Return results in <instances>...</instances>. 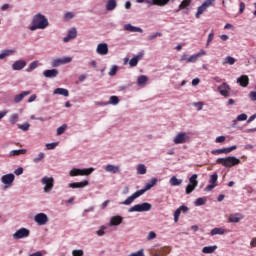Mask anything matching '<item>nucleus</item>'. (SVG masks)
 I'll return each instance as SVG.
<instances>
[{
    "label": "nucleus",
    "mask_w": 256,
    "mask_h": 256,
    "mask_svg": "<svg viewBox=\"0 0 256 256\" xmlns=\"http://www.w3.org/2000/svg\"><path fill=\"white\" fill-rule=\"evenodd\" d=\"M27 67V62L25 60H17L12 64L13 71H21Z\"/></svg>",
    "instance_id": "obj_14"
},
{
    "label": "nucleus",
    "mask_w": 256,
    "mask_h": 256,
    "mask_svg": "<svg viewBox=\"0 0 256 256\" xmlns=\"http://www.w3.org/2000/svg\"><path fill=\"white\" fill-rule=\"evenodd\" d=\"M197 59H199V55L195 54L190 56L187 60L186 63H195V61H197Z\"/></svg>",
    "instance_id": "obj_47"
},
{
    "label": "nucleus",
    "mask_w": 256,
    "mask_h": 256,
    "mask_svg": "<svg viewBox=\"0 0 256 256\" xmlns=\"http://www.w3.org/2000/svg\"><path fill=\"white\" fill-rule=\"evenodd\" d=\"M137 3H148V5L161 6V0H137Z\"/></svg>",
    "instance_id": "obj_35"
},
{
    "label": "nucleus",
    "mask_w": 256,
    "mask_h": 256,
    "mask_svg": "<svg viewBox=\"0 0 256 256\" xmlns=\"http://www.w3.org/2000/svg\"><path fill=\"white\" fill-rule=\"evenodd\" d=\"M243 11H245V3H244V2H241V3H240L239 13H243Z\"/></svg>",
    "instance_id": "obj_63"
},
{
    "label": "nucleus",
    "mask_w": 256,
    "mask_h": 256,
    "mask_svg": "<svg viewBox=\"0 0 256 256\" xmlns=\"http://www.w3.org/2000/svg\"><path fill=\"white\" fill-rule=\"evenodd\" d=\"M39 67V61H34L32 63H30V65L28 66V68L26 69V71L28 73H31V71H35V68Z\"/></svg>",
    "instance_id": "obj_38"
},
{
    "label": "nucleus",
    "mask_w": 256,
    "mask_h": 256,
    "mask_svg": "<svg viewBox=\"0 0 256 256\" xmlns=\"http://www.w3.org/2000/svg\"><path fill=\"white\" fill-rule=\"evenodd\" d=\"M119 104V97L111 96L108 102V105H118Z\"/></svg>",
    "instance_id": "obj_40"
},
{
    "label": "nucleus",
    "mask_w": 256,
    "mask_h": 256,
    "mask_svg": "<svg viewBox=\"0 0 256 256\" xmlns=\"http://www.w3.org/2000/svg\"><path fill=\"white\" fill-rule=\"evenodd\" d=\"M117 7V0H108L106 3V11H113Z\"/></svg>",
    "instance_id": "obj_32"
},
{
    "label": "nucleus",
    "mask_w": 256,
    "mask_h": 256,
    "mask_svg": "<svg viewBox=\"0 0 256 256\" xmlns=\"http://www.w3.org/2000/svg\"><path fill=\"white\" fill-rule=\"evenodd\" d=\"M249 97H250L251 101H256V92H253V91L250 92Z\"/></svg>",
    "instance_id": "obj_62"
},
{
    "label": "nucleus",
    "mask_w": 256,
    "mask_h": 256,
    "mask_svg": "<svg viewBox=\"0 0 256 256\" xmlns=\"http://www.w3.org/2000/svg\"><path fill=\"white\" fill-rule=\"evenodd\" d=\"M30 127H31V124H29V122L18 125V129H21V131H29Z\"/></svg>",
    "instance_id": "obj_41"
},
{
    "label": "nucleus",
    "mask_w": 256,
    "mask_h": 256,
    "mask_svg": "<svg viewBox=\"0 0 256 256\" xmlns=\"http://www.w3.org/2000/svg\"><path fill=\"white\" fill-rule=\"evenodd\" d=\"M205 203H207V199L206 198H197L194 202V205L196 207H201V205H205Z\"/></svg>",
    "instance_id": "obj_39"
},
{
    "label": "nucleus",
    "mask_w": 256,
    "mask_h": 256,
    "mask_svg": "<svg viewBox=\"0 0 256 256\" xmlns=\"http://www.w3.org/2000/svg\"><path fill=\"white\" fill-rule=\"evenodd\" d=\"M147 81H149V78L145 75H141L137 78V85L139 87H145V85H147Z\"/></svg>",
    "instance_id": "obj_30"
},
{
    "label": "nucleus",
    "mask_w": 256,
    "mask_h": 256,
    "mask_svg": "<svg viewBox=\"0 0 256 256\" xmlns=\"http://www.w3.org/2000/svg\"><path fill=\"white\" fill-rule=\"evenodd\" d=\"M225 233H227L226 229L214 228L211 230L210 235L213 237L214 235H225Z\"/></svg>",
    "instance_id": "obj_33"
},
{
    "label": "nucleus",
    "mask_w": 256,
    "mask_h": 256,
    "mask_svg": "<svg viewBox=\"0 0 256 256\" xmlns=\"http://www.w3.org/2000/svg\"><path fill=\"white\" fill-rule=\"evenodd\" d=\"M143 195V191H136L133 193L130 197H128L124 202L121 203V205H131L135 199L141 197Z\"/></svg>",
    "instance_id": "obj_12"
},
{
    "label": "nucleus",
    "mask_w": 256,
    "mask_h": 256,
    "mask_svg": "<svg viewBox=\"0 0 256 256\" xmlns=\"http://www.w3.org/2000/svg\"><path fill=\"white\" fill-rule=\"evenodd\" d=\"M17 121H19V114H12L10 116L11 125H15V123H17Z\"/></svg>",
    "instance_id": "obj_45"
},
{
    "label": "nucleus",
    "mask_w": 256,
    "mask_h": 256,
    "mask_svg": "<svg viewBox=\"0 0 256 256\" xmlns=\"http://www.w3.org/2000/svg\"><path fill=\"white\" fill-rule=\"evenodd\" d=\"M53 93L54 95H63V97H69V90L65 88H56Z\"/></svg>",
    "instance_id": "obj_31"
},
{
    "label": "nucleus",
    "mask_w": 256,
    "mask_h": 256,
    "mask_svg": "<svg viewBox=\"0 0 256 256\" xmlns=\"http://www.w3.org/2000/svg\"><path fill=\"white\" fill-rule=\"evenodd\" d=\"M25 153H27L26 149L12 150V151H10V157L25 155Z\"/></svg>",
    "instance_id": "obj_37"
},
{
    "label": "nucleus",
    "mask_w": 256,
    "mask_h": 256,
    "mask_svg": "<svg viewBox=\"0 0 256 256\" xmlns=\"http://www.w3.org/2000/svg\"><path fill=\"white\" fill-rule=\"evenodd\" d=\"M45 159V153L40 152L36 158H34V163H41Z\"/></svg>",
    "instance_id": "obj_43"
},
{
    "label": "nucleus",
    "mask_w": 256,
    "mask_h": 256,
    "mask_svg": "<svg viewBox=\"0 0 256 256\" xmlns=\"http://www.w3.org/2000/svg\"><path fill=\"white\" fill-rule=\"evenodd\" d=\"M141 59H143V53H140L136 56H134L130 61H129V65L130 67H137L139 61H141Z\"/></svg>",
    "instance_id": "obj_25"
},
{
    "label": "nucleus",
    "mask_w": 256,
    "mask_h": 256,
    "mask_svg": "<svg viewBox=\"0 0 256 256\" xmlns=\"http://www.w3.org/2000/svg\"><path fill=\"white\" fill-rule=\"evenodd\" d=\"M215 3V0H206L200 7H198L197 13L195 15L196 19H199L209 7H213V4Z\"/></svg>",
    "instance_id": "obj_7"
},
{
    "label": "nucleus",
    "mask_w": 256,
    "mask_h": 256,
    "mask_svg": "<svg viewBox=\"0 0 256 256\" xmlns=\"http://www.w3.org/2000/svg\"><path fill=\"white\" fill-rule=\"evenodd\" d=\"M250 246L253 248V247H256V238H253L250 242Z\"/></svg>",
    "instance_id": "obj_64"
},
{
    "label": "nucleus",
    "mask_w": 256,
    "mask_h": 256,
    "mask_svg": "<svg viewBox=\"0 0 256 256\" xmlns=\"http://www.w3.org/2000/svg\"><path fill=\"white\" fill-rule=\"evenodd\" d=\"M216 250H217V246H205L202 249V253L211 254V253H215Z\"/></svg>",
    "instance_id": "obj_36"
},
{
    "label": "nucleus",
    "mask_w": 256,
    "mask_h": 256,
    "mask_svg": "<svg viewBox=\"0 0 256 256\" xmlns=\"http://www.w3.org/2000/svg\"><path fill=\"white\" fill-rule=\"evenodd\" d=\"M57 145H59V143H57V142L48 143V144H46V148H47L49 151H51V150L55 149V147H57Z\"/></svg>",
    "instance_id": "obj_52"
},
{
    "label": "nucleus",
    "mask_w": 256,
    "mask_h": 256,
    "mask_svg": "<svg viewBox=\"0 0 256 256\" xmlns=\"http://www.w3.org/2000/svg\"><path fill=\"white\" fill-rule=\"evenodd\" d=\"M118 69H119V67L113 66V67L110 69V71H109L110 77H113L114 75H117Z\"/></svg>",
    "instance_id": "obj_50"
},
{
    "label": "nucleus",
    "mask_w": 256,
    "mask_h": 256,
    "mask_svg": "<svg viewBox=\"0 0 256 256\" xmlns=\"http://www.w3.org/2000/svg\"><path fill=\"white\" fill-rule=\"evenodd\" d=\"M95 171L93 168H85V169H77L73 168L70 171V177H79V176H85V175H91Z\"/></svg>",
    "instance_id": "obj_5"
},
{
    "label": "nucleus",
    "mask_w": 256,
    "mask_h": 256,
    "mask_svg": "<svg viewBox=\"0 0 256 256\" xmlns=\"http://www.w3.org/2000/svg\"><path fill=\"white\" fill-rule=\"evenodd\" d=\"M11 53H14L13 50H6L4 53L0 54V59H5V57H9Z\"/></svg>",
    "instance_id": "obj_51"
},
{
    "label": "nucleus",
    "mask_w": 256,
    "mask_h": 256,
    "mask_svg": "<svg viewBox=\"0 0 256 256\" xmlns=\"http://www.w3.org/2000/svg\"><path fill=\"white\" fill-rule=\"evenodd\" d=\"M235 149H237L236 145L228 148H222V153H224L225 155H228V153H231V151H235Z\"/></svg>",
    "instance_id": "obj_44"
},
{
    "label": "nucleus",
    "mask_w": 256,
    "mask_h": 256,
    "mask_svg": "<svg viewBox=\"0 0 256 256\" xmlns=\"http://www.w3.org/2000/svg\"><path fill=\"white\" fill-rule=\"evenodd\" d=\"M105 171L107 173H121V167L115 166L113 164H108L105 166Z\"/></svg>",
    "instance_id": "obj_21"
},
{
    "label": "nucleus",
    "mask_w": 256,
    "mask_h": 256,
    "mask_svg": "<svg viewBox=\"0 0 256 256\" xmlns=\"http://www.w3.org/2000/svg\"><path fill=\"white\" fill-rule=\"evenodd\" d=\"M243 219V214L241 213H236V214H231L228 218L229 223H239Z\"/></svg>",
    "instance_id": "obj_24"
},
{
    "label": "nucleus",
    "mask_w": 256,
    "mask_h": 256,
    "mask_svg": "<svg viewBox=\"0 0 256 256\" xmlns=\"http://www.w3.org/2000/svg\"><path fill=\"white\" fill-rule=\"evenodd\" d=\"M42 185L44 186V192L45 193H50V191L53 190V187L55 186V179L53 177H43L41 180Z\"/></svg>",
    "instance_id": "obj_6"
},
{
    "label": "nucleus",
    "mask_w": 256,
    "mask_h": 256,
    "mask_svg": "<svg viewBox=\"0 0 256 256\" xmlns=\"http://www.w3.org/2000/svg\"><path fill=\"white\" fill-rule=\"evenodd\" d=\"M96 53H98V55H107V53H109V46H107L106 43L98 44Z\"/></svg>",
    "instance_id": "obj_16"
},
{
    "label": "nucleus",
    "mask_w": 256,
    "mask_h": 256,
    "mask_svg": "<svg viewBox=\"0 0 256 256\" xmlns=\"http://www.w3.org/2000/svg\"><path fill=\"white\" fill-rule=\"evenodd\" d=\"M197 174H193L189 178V184L186 186V195H191L199 185V181H197Z\"/></svg>",
    "instance_id": "obj_4"
},
{
    "label": "nucleus",
    "mask_w": 256,
    "mask_h": 256,
    "mask_svg": "<svg viewBox=\"0 0 256 256\" xmlns=\"http://www.w3.org/2000/svg\"><path fill=\"white\" fill-rule=\"evenodd\" d=\"M61 59H62V65H65V63H71V61H73L72 57H64Z\"/></svg>",
    "instance_id": "obj_57"
},
{
    "label": "nucleus",
    "mask_w": 256,
    "mask_h": 256,
    "mask_svg": "<svg viewBox=\"0 0 256 256\" xmlns=\"http://www.w3.org/2000/svg\"><path fill=\"white\" fill-rule=\"evenodd\" d=\"M191 5V0H183L179 5V9H187Z\"/></svg>",
    "instance_id": "obj_42"
},
{
    "label": "nucleus",
    "mask_w": 256,
    "mask_h": 256,
    "mask_svg": "<svg viewBox=\"0 0 256 256\" xmlns=\"http://www.w3.org/2000/svg\"><path fill=\"white\" fill-rule=\"evenodd\" d=\"M170 185L172 187H179V186L183 185V179H179V178H176V176H172L170 178Z\"/></svg>",
    "instance_id": "obj_29"
},
{
    "label": "nucleus",
    "mask_w": 256,
    "mask_h": 256,
    "mask_svg": "<svg viewBox=\"0 0 256 256\" xmlns=\"http://www.w3.org/2000/svg\"><path fill=\"white\" fill-rule=\"evenodd\" d=\"M217 165H222L226 167V169H231V167H235L237 165H241V160L235 156H228L225 158H218L216 160Z\"/></svg>",
    "instance_id": "obj_2"
},
{
    "label": "nucleus",
    "mask_w": 256,
    "mask_h": 256,
    "mask_svg": "<svg viewBox=\"0 0 256 256\" xmlns=\"http://www.w3.org/2000/svg\"><path fill=\"white\" fill-rule=\"evenodd\" d=\"M67 129V124H63L62 126L57 128V135H63Z\"/></svg>",
    "instance_id": "obj_46"
},
{
    "label": "nucleus",
    "mask_w": 256,
    "mask_h": 256,
    "mask_svg": "<svg viewBox=\"0 0 256 256\" xmlns=\"http://www.w3.org/2000/svg\"><path fill=\"white\" fill-rule=\"evenodd\" d=\"M203 105H204L203 102H195L193 104L194 107H198V111H203Z\"/></svg>",
    "instance_id": "obj_56"
},
{
    "label": "nucleus",
    "mask_w": 256,
    "mask_h": 256,
    "mask_svg": "<svg viewBox=\"0 0 256 256\" xmlns=\"http://www.w3.org/2000/svg\"><path fill=\"white\" fill-rule=\"evenodd\" d=\"M15 175H23V167H19L14 171Z\"/></svg>",
    "instance_id": "obj_60"
},
{
    "label": "nucleus",
    "mask_w": 256,
    "mask_h": 256,
    "mask_svg": "<svg viewBox=\"0 0 256 256\" xmlns=\"http://www.w3.org/2000/svg\"><path fill=\"white\" fill-rule=\"evenodd\" d=\"M72 255L73 256H82L83 255V250H73Z\"/></svg>",
    "instance_id": "obj_58"
},
{
    "label": "nucleus",
    "mask_w": 256,
    "mask_h": 256,
    "mask_svg": "<svg viewBox=\"0 0 256 256\" xmlns=\"http://www.w3.org/2000/svg\"><path fill=\"white\" fill-rule=\"evenodd\" d=\"M34 220L38 225H47L49 223V217L45 213H39L34 217Z\"/></svg>",
    "instance_id": "obj_11"
},
{
    "label": "nucleus",
    "mask_w": 256,
    "mask_h": 256,
    "mask_svg": "<svg viewBox=\"0 0 256 256\" xmlns=\"http://www.w3.org/2000/svg\"><path fill=\"white\" fill-rule=\"evenodd\" d=\"M123 223V217L121 216H114L110 220V227L121 225Z\"/></svg>",
    "instance_id": "obj_27"
},
{
    "label": "nucleus",
    "mask_w": 256,
    "mask_h": 256,
    "mask_svg": "<svg viewBox=\"0 0 256 256\" xmlns=\"http://www.w3.org/2000/svg\"><path fill=\"white\" fill-rule=\"evenodd\" d=\"M156 184H157V179L152 178L150 182L145 184L143 189L138 191H142V195H144L146 191H149V189H151L152 187H155Z\"/></svg>",
    "instance_id": "obj_22"
},
{
    "label": "nucleus",
    "mask_w": 256,
    "mask_h": 256,
    "mask_svg": "<svg viewBox=\"0 0 256 256\" xmlns=\"http://www.w3.org/2000/svg\"><path fill=\"white\" fill-rule=\"evenodd\" d=\"M1 181L4 185H11L13 184V181H15V175L14 174L3 175L1 178Z\"/></svg>",
    "instance_id": "obj_17"
},
{
    "label": "nucleus",
    "mask_w": 256,
    "mask_h": 256,
    "mask_svg": "<svg viewBox=\"0 0 256 256\" xmlns=\"http://www.w3.org/2000/svg\"><path fill=\"white\" fill-rule=\"evenodd\" d=\"M225 63H228V65H235V58H233L231 56H227L225 58Z\"/></svg>",
    "instance_id": "obj_49"
},
{
    "label": "nucleus",
    "mask_w": 256,
    "mask_h": 256,
    "mask_svg": "<svg viewBox=\"0 0 256 256\" xmlns=\"http://www.w3.org/2000/svg\"><path fill=\"white\" fill-rule=\"evenodd\" d=\"M237 83H239L241 87H247V85H249V76L242 75L237 79Z\"/></svg>",
    "instance_id": "obj_28"
},
{
    "label": "nucleus",
    "mask_w": 256,
    "mask_h": 256,
    "mask_svg": "<svg viewBox=\"0 0 256 256\" xmlns=\"http://www.w3.org/2000/svg\"><path fill=\"white\" fill-rule=\"evenodd\" d=\"M157 237V234L154 231L148 233L147 241H151Z\"/></svg>",
    "instance_id": "obj_53"
},
{
    "label": "nucleus",
    "mask_w": 256,
    "mask_h": 256,
    "mask_svg": "<svg viewBox=\"0 0 256 256\" xmlns=\"http://www.w3.org/2000/svg\"><path fill=\"white\" fill-rule=\"evenodd\" d=\"M189 211V207L182 205L174 212V222L177 223L179 221V217H181V213H187Z\"/></svg>",
    "instance_id": "obj_13"
},
{
    "label": "nucleus",
    "mask_w": 256,
    "mask_h": 256,
    "mask_svg": "<svg viewBox=\"0 0 256 256\" xmlns=\"http://www.w3.org/2000/svg\"><path fill=\"white\" fill-rule=\"evenodd\" d=\"M225 141V136H218L216 138V143H224Z\"/></svg>",
    "instance_id": "obj_61"
},
{
    "label": "nucleus",
    "mask_w": 256,
    "mask_h": 256,
    "mask_svg": "<svg viewBox=\"0 0 256 256\" xmlns=\"http://www.w3.org/2000/svg\"><path fill=\"white\" fill-rule=\"evenodd\" d=\"M59 65H63V61L61 58L52 61V67H59Z\"/></svg>",
    "instance_id": "obj_48"
},
{
    "label": "nucleus",
    "mask_w": 256,
    "mask_h": 256,
    "mask_svg": "<svg viewBox=\"0 0 256 256\" xmlns=\"http://www.w3.org/2000/svg\"><path fill=\"white\" fill-rule=\"evenodd\" d=\"M77 37V29L72 28L68 31V35L63 38L64 43H69L71 39H75Z\"/></svg>",
    "instance_id": "obj_19"
},
{
    "label": "nucleus",
    "mask_w": 256,
    "mask_h": 256,
    "mask_svg": "<svg viewBox=\"0 0 256 256\" xmlns=\"http://www.w3.org/2000/svg\"><path fill=\"white\" fill-rule=\"evenodd\" d=\"M124 31H129L130 33H143V29L135 27L131 24L124 25Z\"/></svg>",
    "instance_id": "obj_23"
},
{
    "label": "nucleus",
    "mask_w": 256,
    "mask_h": 256,
    "mask_svg": "<svg viewBox=\"0 0 256 256\" xmlns=\"http://www.w3.org/2000/svg\"><path fill=\"white\" fill-rule=\"evenodd\" d=\"M189 139L190 138L189 135H187V133L180 132L174 137L173 141L175 145H183V143H188Z\"/></svg>",
    "instance_id": "obj_8"
},
{
    "label": "nucleus",
    "mask_w": 256,
    "mask_h": 256,
    "mask_svg": "<svg viewBox=\"0 0 256 256\" xmlns=\"http://www.w3.org/2000/svg\"><path fill=\"white\" fill-rule=\"evenodd\" d=\"M237 121H247V114L243 113L237 116Z\"/></svg>",
    "instance_id": "obj_54"
},
{
    "label": "nucleus",
    "mask_w": 256,
    "mask_h": 256,
    "mask_svg": "<svg viewBox=\"0 0 256 256\" xmlns=\"http://www.w3.org/2000/svg\"><path fill=\"white\" fill-rule=\"evenodd\" d=\"M105 229H107V227L105 226H101L100 230H98L96 233L99 237H102V235H105Z\"/></svg>",
    "instance_id": "obj_55"
},
{
    "label": "nucleus",
    "mask_w": 256,
    "mask_h": 256,
    "mask_svg": "<svg viewBox=\"0 0 256 256\" xmlns=\"http://www.w3.org/2000/svg\"><path fill=\"white\" fill-rule=\"evenodd\" d=\"M27 95H31V91H23L22 93L16 95L14 97L15 103H21V101H23Z\"/></svg>",
    "instance_id": "obj_26"
},
{
    "label": "nucleus",
    "mask_w": 256,
    "mask_h": 256,
    "mask_svg": "<svg viewBox=\"0 0 256 256\" xmlns=\"http://www.w3.org/2000/svg\"><path fill=\"white\" fill-rule=\"evenodd\" d=\"M49 27V20L43 14H36L32 20L30 31H37V29H47Z\"/></svg>",
    "instance_id": "obj_1"
},
{
    "label": "nucleus",
    "mask_w": 256,
    "mask_h": 256,
    "mask_svg": "<svg viewBox=\"0 0 256 256\" xmlns=\"http://www.w3.org/2000/svg\"><path fill=\"white\" fill-rule=\"evenodd\" d=\"M43 75L47 79H53V78L57 77V75H59V70H57V69L45 70Z\"/></svg>",
    "instance_id": "obj_20"
},
{
    "label": "nucleus",
    "mask_w": 256,
    "mask_h": 256,
    "mask_svg": "<svg viewBox=\"0 0 256 256\" xmlns=\"http://www.w3.org/2000/svg\"><path fill=\"white\" fill-rule=\"evenodd\" d=\"M218 91L223 97H229V91H231V88L228 86L227 83L224 82L218 87Z\"/></svg>",
    "instance_id": "obj_15"
},
{
    "label": "nucleus",
    "mask_w": 256,
    "mask_h": 256,
    "mask_svg": "<svg viewBox=\"0 0 256 256\" xmlns=\"http://www.w3.org/2000/svg\"><path fill=\"white\" fill-rule=\"evenodd\" d=\"M31 232L27 228H20L18 231H16L13 234V239H25L26 237H29Z\"/></svg>",
    "instance_id": "obj_9"
},
{
    "label": "nucleus",
    "mask_w": 256,
    "mask_h": 256,
    "mask_svg": "<svg viewBox=\"0 0 256 256\" xmlns=\"http://www.w3.org/2000/svg\"><path fill=\"white\" fill-rule=\"evenodd\" d=\"M215 37V34L213 32H211L209 35H208V39H207V45H209V43H211V41H213Z\"/></svg>",
    "instance_id": "obj_59"
},
{
    "label": "nucleus",
    "mask_w": 256,
    "mask_h": 256,
    "mask_svg": "<svg viewBox=\"0 0 256 256\" xmlns=\"http://www.w3.org/2000/svg\"><path fill=\"white\" fill-rule=\"evenodd\" d=\"M152 205L149 202H144L142 204H136L128 209V213H143L145 211H151Z\"/></svg>",
    "instance_id": "obj_3"
},
{
    "label": "nucleus",
    "mask_w": 256,
    "mask_h": 256,
    "mask_svg": "<svg viewBox=\"0 0 256 256\" xmlns=\"http://www.w3.org/2000/svg\"><path fill=\"white\" fill-rule=\"evenodd\" d=\"M87 185H89V181L84 180L82 182H74V183H70L69 187L71 189H83V187H87Z\"/></svg>",
    "instance_id": "obj_18"
},
{
    "label": "nucleus",
    "mask_w": 256,
    "mask_h": 256,
    "mask_svg": "<svg viewBox=\"0 0 256 256\" xmlns=\"http://www.w3.org/2000/svg\"><path fill=\"white\" fill-rule=\"evenodd\" d=\"M219 179V175L217 173H214L210 176L209 185L205 187V191H213L214 188L217 187V180Z\"/></svg>",
    "instance_id": "obj_10"
},
{
    "label": "nucleus",
    "mask_w": 256,
    "mask_h": 256,
    "mask_svg": "<svg viewBox=\"0 0 256 256\" xmlns=\"http://www.w3.org/2000/svg\"><path fill=\"white\" fill-rule=\"evenodd\" d=\"M136 171L138 175H145V173H147V167L145 164H139L136 168Z\"/></svg>",
    "instance_id": "obj_34"
}]
</instances>
